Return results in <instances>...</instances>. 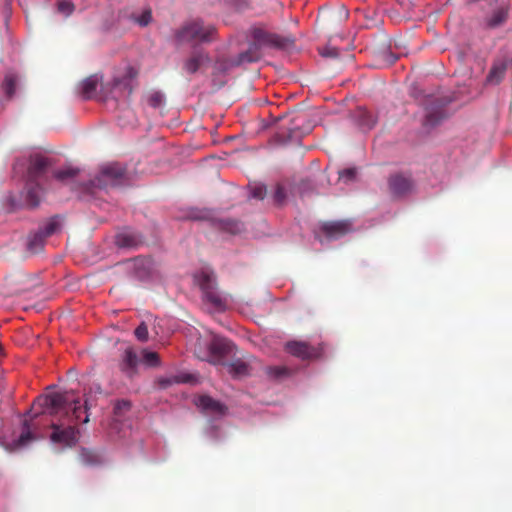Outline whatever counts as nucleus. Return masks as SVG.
<instances>
[{
  "mask_svg": "<svg viewBox=\"0 0 512 512\" xmlns=\"http://www.w3.org/2000/svg\"><path fill=\"white\" fill-rule=\"evenodd\" d=\"M52 163L49 158L42 155L30 157V164L27 170V181L30 183L39 182L46 174Z\"/></svg>",
  "mask_w": 512,
  "mask_h": 512,
  "instance_id": "nucleus-8",
  "label": "nucleus"
},
{
  "mask_svg": "<svg viewBox=\"0 0 512 512\" xmlns=\"http://www.w3.org/2000/svg\"><path fill=\"white\" fill-rule=\"evenodd\" d=\"M193 63H194V72L197 71V69L201 68V67H206V68H211L212 72L214 73V71L216 70H225V67H224V64L223 63H217L213 66H210V59L209 57L206 55V54H203V53H198L196 54L194 52V60H193Z\"/></svg>",
  "mask_w": 512,
  "mask_h": 512,
  "instance_id": "nucleus-22",
  "label": "nucleus"
},
{
  "mask_svg": "<svg viewBox=\"0 0 512 512\" xmlns=\"http://www.w3.org/2000/svg\"><path fill=\"white\" fill-rule=\"evenodd\" d=\"M139 356L132 346H127L121 356L120 369L127 376L132 377L137 370Z\"/></svg>",
  "mask_w": 512,
  "mask_h": 512,
  "instance_id": "nucleus-13",
  "label": "nucleus"
},
{
  "mask_svg": "<svg viewBox=\"0 0 512 512\" xmlns=\"http://www.w3.org/2000/svg\"><path fill=\"white\" fill-rule=\"evenodd\" d=\"M284 349L290 355L301 360H314L319 358L322 353L320 347H313L307 342L297 340L288 341Z\"/></svg>",
  "mask_w": 512,
  "mask_h": 512,
  "instance_id": "nucleus-7",
  "label": "nucleus"
},
{
  "mask_svg": "<svg viewBox=\"0 0 512 512\" xmlns=\"http://www.w3.org/2000/svg\"><path fill=\"white\" fill-rule=\"evenodd\" d=\"M126 169L119 163H108L101 167L99 174L87 183L81 185L84 193L95 194L97 189L120 187L128 184Z\"/></svg>",
  "mask_w": 512,
  "mask_h": 512,
  "instance_id": "nucleus-4",
  "label": "nucleus"
},
{
  "mask_svg": "<svg viewBox=\"0 0 512 512\" xmlns=\"http://www.w3.org/2000/svg\"><path fill=\"white\" fill-rule=\"evenodd\" d=\"M507 19V11L503 8H500L491 15L488 19V25L490 27H497L501 25Z\"/></svg>",
  "mask_w": 512,
  "mask_h": 512,
  "instance_id": "nucleus-29",
  "label": "nucleus"
},
{
  "mask_svg": "<svg viewBox=\"0 0 512 512\" xmlns=\"http://www.w3.org/2000/svg\"><path fill=\"white\" fill-rule=\"evenodd\" d=\"M444 118H446V113L442 106L430 107L426 111L423 124L426 127H434L438 125Z\"/></svg>",
  "mask_w": 512,
  "mask_h": 512,
  "instance_id": "nucleus-19",
  "label": "nucleus"
},
{
  "mask_svg": "<svg viewBox=\"0 0 512 512\" xmlns=\"http://www.w3.org/2000/svg\"><path fill=\"white\" fill-rule=\"evenodd\" d=\"M286 197V193L284 188L281 185H277L276 190L274 192V200L277 203H282Z\"/></svg>",
  "mask_w": 512,
  "mask_h": 512,
  "instance_id": "nucleus-39",
  "label": "nucleus"
},
{
  "mask_svg": "<svg viewBox=\"0 0 512 512\" xmlns=\"http://www.w3.org/2000/svg\"><path fill=\"white\" fill-rule=\"evenodd\" d=\"M17 84L16 76L9 74L6 75L2 83V90L8 99H11L15 93Z\"/></svg>",
  "mask_w": 512,
  "mask_h": 512,
  "instance_id": "nucleus-27",
  "label": "nucleus"
},
{
  "mask_svg": "<svg viewBox=\"0 0 512 512\" xmlns=\"http://www.w3.org/2000/svg\"><path fill=\"white\" fill-rule=\"evenodd\" d=\"M242 228V223L237 220H227L224 223V229L231 233H239Z\"/></svg>",
  "mask_w": 512,
  "mask_h": 512,
  "instance_id": "nucleus-36",
  "label": "nucleus"
},
{
  "mask_svg": "<svg viewBox=\"0 0 512 512\" xmlns=\"http://www.w3.org/2000/svg\"><path fill=\"white\" fill-rule=\"evenodd\" d=\"M56 228L57 224L55 222H49L43 229H39V231L45 234V237L47 238L55 232Z\"/></svg>",
  "mask_w": 512,
  "mask_h": 512,
  "instance_id": "nucleus-40",
  "label": "nucleus"
},
{
  "mask_svg": "<svg viewBox=\"0 0 512 512\" xmlns=\"http://www.w3.org/2000/svg\"><path fill=\"white\" fill-rule=\"evenodd\" d=\"M45 239H46L45 234L41 233L38 230L37 232H35L34 234H32L29 237L28 243H27L28 250L33 253L39 252L44 246Z\"/></svg>",
  "mask_w": 512,
  "mask_h": 512,
  "instance_id": "nucleus-23",
  "label": "nucleus"
},
{
  "mask_svg": "<svg viewBox=\"0 0 512 512\" xmlns=\"http://www.w3.org/2000/svg\"><path fill=\"white\" fill-rule=\"evenodd\" d=\"M147 103L153 108H161L165 103V97L161 92L155 91L148 95Z\"/></svg>",
  "mask_w": 512,
  "mask_h": 512,
  "instance_id": "nucleus-31",
  "label": "nucleus"
},
{
  "mask_svg": "<svg viewBox=\"0 0 512 512\" xmlns=\"http://www.w3.org/2000/svg\"><path fill=\"white\" fill-rule=\"evenodd\" d=\"M254 42L249 45L246 51L240 53L235 59L230 61L232 66H240L247 63L257 62L262 57V46L284 48L292 43L287 37H282L274 33H268L257 29L253 34Z\"/></svg>",
  "mask_w": 512,
  "mask_h": 512,
  "instance_id": "nucleus-2",
  "label": "nucleus"
},
{
  "mask_svg": "<svg viewBox=\"0 0 512 512\" xmlns=\"http://www.w3.org/2000/svg\"><path fill=\"white\" fill-rule=\"evenodd\" d=\"M136 338L141 341V342H145L148 340V327L147 325L142 322L136 329H135V332H134Z\"/></svg>",
  "mask_w": 512,
  "mask_h": 512,
  "instance_id": "nucleus-35",
  "label": "nucleus"
},
{
  "mask_svg": "<svg viewBox=\"0 0 512 512\" xmlns=\"http://www.w3.org/2000/svg\"><path fill=\"white\" fill-rule=\"evenodd\" d=\"M99 79L96 75H91L84 79L80 84V93L84 99H91L97 90Z\"/></svg>",
  "mask_w": 512,
  "mask_h": 512,
  "instance_id": "nucleus-21",
  "label": "nucleus"
},
{
  "mask_svg": "<svg viewBox=\"0 0 512 512\" xmlns=\"http://www.w3.org/2000/svg\"><path fill=\"white\" fill-rule=\"evenodd\" d=\"M115 243L120 248L132 249L143 243L142 237L130 229H124L117 233Z\"/></svg>",
  "mask_w": 512,
  "mask_h": 512,
  "instance_id": "nucleus-16",
  "label": "nucleus"
},
{
  "mask_svg": "<svg viewBox=\"0 0 512 512\" xmlns=\"http://www.w3.org/2000/svg\"><path fill=\"white\" fill-rule=\"evenodd\" d=\"M24 426H25V430L21 433V435L19 436V438L17 440V444L19 446H24L33 439V435L29 431L28 423L26 420L24 421Z\"/></svg>",
  "mask_w": 512,
  "mask_h": 512,
  "instance_id": "nucleus-34",
  "label": "nucleus"
},
{
  "mask_svg": "<svg viewBox=\"0 0 512 512\" xmlns=\"http://www.w3.org/2000/svg\"><path fill=\"white\" fill-rule=\"evenodd\" d=\"M175 40L177 44H183L185 42L192 41V28L189 25L184 26L178 30L175 34Z\"/></svg>",
  "mask_w": 512,
  "mask_h": 512,
  "instance_id": "nucleus-30",
  "label": "nucleus"
},
{
  "mask_svg": "<svg viewBox=\"0 0 512 512\" xmlns=\"http://www.w3.org/2000/svg\"><path fill=\"white\" fill-rule=\"evenodd\" d=\"M390 192L395 196H403L412 189V180L402 174L392 175L388 180Z\"/></svg>",
  "mask_w": 512,
  "mask_h": 512,
  "instance_id": "nucleus-14",
  "label": "nucleus"
},
{
  "mask_svg": "<svg viewBox=\"0 0 512 512\" xmlns=\"http://www.w3.org/2000/svg\"><path fill=\"white\" fill-rule=\"evenodd\" d=\"M356 173H357V171L355 168H347V169L342 170L339 173V176L341 179H345L347 181H352L356 177Z\"/></svg>",
  "mask_w": 512,
  "mask_h": 512,
  "instance_id": "nucleus-38",
  "label": "nucleus"
},
{
  "mask_svg": "<svg viewBox=\"0 0 512 512\" xmlns=\"http://www.w3.org/2000/svg\"><path fill=\"white\" fill-rule=\"evenodd\" d=\"M197 345L199 349L194 354L202 361H207L214 365H226V358L235 356L236 347L234 343L227 338L210 336L208 338H198Z\"/></svg>",
  "mask_w": 512,
  "mask_h": 512,
  "instance_id": "nucleus-3",
  "label": "nucleus"
},
{
  "mask_svg": "<svg viewBox=\"0 0 512 512\" xmlns=\"http://www.w3.org/2000/svg\"><path fill=\"white\" fill-rule=\"evenodd\" d=\"M3 354V347L2 345L0 344V356Z\"/></svg>",
  "mask_w": 512,
  "mask_h": 512,
  "instance_id": "nucleus-44",
  "label": "nucleus"
},
{
  "mask_svg": "<svg viewBox=\"0 0 512 512\" xmlns=\"http://www.w3.org/2000/svg\"><path fill=\"white\" fill-rule=\"evenodd\" d=\"M133 77V69L129 68L127 76L114 80L111 95L115 100L128 98L131 95L133 91L131 83Z\"/></svg>",
  "mask_w": 512,
  "mask_h": 512,
  "instance_id": "nucleus-11",
  "label": "nucleus"
},
{
  "mask_svg": "<svg viewBox=\"0 0 512 512\" xmlns=\"http://www.w3.org/2000/svg\"><path fill=\"white\" fill-rule=\"evenodd\" d=\"M360 126L365 130H370L376 124V118L374 115L364 109H360L357 114Z\"/></svg>",
  "mask_w": 512,
  "mask_h": 512,
  "instance_id": "nucleus-25",
  "label": "nucleus"
},
{
  "mask_svg": "<svg viewBox=\"0 0 512 512\" xmlns=\"http://www.w3.org/2000/svg\"><path fill=\"white\" fill-rule=\"evenodd\" d=\"M79 173V169L73 167H66L54 172V177L62 182H67L68 180L76 177Z\"/></svg>",
  "mask_w": 512,
  "mask_h": 512,
  "instance_id": "nucleus-28",
  "label": "nucleus"
},
{
  "mask_svg": "<svg viewBox=\"0 0 512 512\" xmlns=\"http://www.w3.org/2000/svg\"><path fill=\"white\" fill-rule=\"evenodd\" d=\"M141 361L148 367H158L161 364L159 354L143 349L141 351Z\"/></svg>",
  "mask_w": 512,
  "mask_h": 512,
  "instance_id": "nucleus-26",
  "label": "nucleus"
},
{
  "mask_svg": "<svg viewBox=\"0 0 512 512\" xmlns=\"http://www.w3.org/2000/svg\"><path fill=\"white\" fill-rule=\"evenodd\" d=\"M202 291V300L209 310L221 311L225 308L226 299L215 287V275L209 268H204L199 275H194Z\"/></svg>",
  "mask_w": 512,
  "mask_h": 512,
  "instance_id": "nucleus-5",
  "label": "nucleus"
},
{
  "mask_svg": "<svg viewBox=\"0 0 512 512\" xmlns=\"http://www.w3.org/2000/svg\"><path fill=\"white\" fill-rule=\"evenodd\" d=\"M266 371L267 374L277 379L289 375V369L284 366H271Z\"/></svg>",
  "mask_w": 512,
  "mask_h": 512,
  "instance_id": "nucleus-33",
  "label": "nucleus"
},
{
  "mask_svg": "<svg viewBox=\"0 0 512 512\" xmlns=\"http://www.w3.org/2000/svg\"><path fill=\"white\" fill-rule=\"evenodd\" d=\"M507 67V60H495L487 74L485 85L495 86L500 84L506 75Z\"/></svg>",
  "mask_w": 512,
  "mask_h": 512,
  "instance_id": "nucleus-15",
  "label": "nucleus"
},
{
  "mask_svg": "<svg viewBox=\"0 0 512 512\" xmlns=\"http://www.w3.org/2000/svg\"><path fill=\"white\" fill-rule=\"evenodd\" d=\"M119 17L130 20L142 28L147 27L153 21L152 9L149 6H146L139 11H130L129 9H124L120 12Z\"/></svg>",
  "mask_w": 512,
  "mask_h": 512,
  "instance_id": "nucleus-10",
  "label": "nucleus"
},
{
  "mask_svg": "<svg viewBox=\"0 0 512 512\" xmlns=\"http://www.w3.org/2000/svg\"><path fill=\"white\" fill-rule=\"evenodd\" d=\"M186 66H187L188 69H190V67L192 66V60L191 59L187 60Z\"/></svg>",
  "mask_w": 512,
  "mask_h": 512,
  "instance_id": "nucleus-43",
  "label": "nucleus"
},
{
  "mask_svg": "<svg viewBox=\"0 0 512 512\" xmlns=\"http://www.w3.org/2000/svg\"><path fill=\"white\" fill-rule=\"evenodd\" d=\"M79 459L81 463L86 466H94L101 463L100 456L96 452L86 448H83L81 450L79 454Z\"/></svg>",
  "mask_w": 512,
  "mask_h": 512,
  "instance_id": "nucleus-24",
  "label": "nucleus"
},
{
  "mask_svg": "<svg viewBox=\"0 0 512 512\" xmlns=\"http://www.w3.org/2000/svg\"><path fill=\"white\" fill-rule=\"evenodd\" d=\"M250 194L253 198L262 200L266 195V187L264 185H254L251 187Z\"/></svg>",
  "mask_w": 512,
  "mask_h": 512,
  "instance_id": "nucleus-37",
  "label": "nucleus"
},
{
  "mask_svg": "<svg viewBox=\"0 0 512 512\" xmlns=\"http://www.w3.org/2000/svg\"><path fill=\"white\" fill-rule=\"evenodd\" d=\"M321 54L326 57H338L339 51L336 48H325Z\"/></svg>",
  "mask_w": 512,
  "mask_h": 512,
  "instance_id": "nucleus-42",
  "label": "nucleus"
},
{
  "mask_svg": "<svg viewBox=\"0 0 512 512\" xmlns=\"http://www.w3.org/2000/svg\"><path fill=\"white\" fill-rule=\"evenodd\" d=\"M57 10L59 13L67 17L74 12L75 6L70 0H58Z\"/></svg>",
  "mask_w": 512,
  "mask_h": 512,
  "instance_id": "nucleus-32",
  "label": "nucleus"
},
{
  "mask_svg": "<svg viewBox=\"0 0 512 512\" xmlns=\"http://www.w3.org/2000/svg\"><path fill=\"white\" fill-rule=\"evenodd\" d=\"M217 37V30L212 23L201 18L194 19V44L210 43Z\"/></svg>",
  "mask_w": 512,
  "mask_h": 512,
  "instance_id": "nucleus-9",
  "label": "nucleus"
},
{
  "mask_svg": "<svg viewBox=\"0 0 512 512\" xmlns=\"http://www.w3.org/2000/svg\"><path fill=\"white\" fill-rule=\"evenodd\" d=\"M26 203L30 207H37L41 201V196L43 194V189L40 185V182L30 183L26 182Z\"/></svg>",
  "mask_w": 512,
  "mask_h": 512,
  "instance_id": "nucleus-18",
  "label": "nucleus"
},
{
  "mask_svg": "<svg viewBox=\"0 0 512 512\" xmlns=\"http://www.w3.org/2000/svg\"><path fill=\"white\" fill-rule=\"evenodd\" d=\"M192 380V375L189 373L172 375L167 377H160L157 379L159 388L166 389L174 384L189 383Z\"/></svg>",
  "mask_w": 512,
  "mask_h": 512,
  "instance_id": "nucleus-20",
  "label": "nucleus"
},
{
  "mask_svg": "<svg viewBox=\"0 0 512 512\" xmlns=\"http://www.w3.org/2000/svg\"><path fill=\"white\" fill-rule=\"evenodd\" d=\"M351 231L352 223L350 220L325 221L319 224L315 235L320 241H322L321 236H324L327 240H337Z\"/></svg>",
  "mask_w": 512,
  "mask_h": 512,
  "instance_id": "nucleus-6",
  "label": "nucleus"
},
{
  "mask_svg": "<svg viewBox=\"0 0 512 512\" xmlns=\"http://www.w3.org/2000/svg\"><path fill=\"white\" fill-rule=\"evenodd\" d=\"M201 411L208 416H222L226 412V407L219 401L213 399L208 395H201L197 402H194Z\"/></svg>",
  "mask_w": 512,
  "mask_h": 512,
  "instance_id": "nucleus-12",
  "label": "nucleus"
},
{
  "mask_svg": "<svg viewBox=\"0 0 512 512\" xmlns=\"http://www.w3.org/2000/svg\"><path fill=\"white\" fill-rule=\"evenodd\" d=\"M224 366L227 368V372L233 378H242L248 376L251 370L250 363L240 358L231 362H227Z\"/></svg>",
  "mask_w": 512,
  "mask_h": 512,
  "instance_id": "nucleus-17",
  "label": "nucleus"
},
{
  "mask_svg": "<svg viewBox=\"0 0 512 512\" xmlns=\"http://www.w3.org/2000/svg\"><path fill=\"white\" fill-rule=\"evenodd\" d=\"M130 408V403L125 400L118 401L115 405V413L118 414L121 410H128Z\"/></svg>",
  "mask_w": 512,
  "mask_h": 512,
  "instance_id": "nucleus-41",
  "label": "nucleus"
},
{
  "mask_svg": "<svg viewBox=\"0 0 512 512\" xmlns=\"http://www.w3.org/2000/svg\"><path fill=\"white\" fill-rule=\"evenodd\" d=\"M91 398L86 397L84 404L80 400H73L70 392H54L38 396L31 408L32 417L42 414L57 415L63 414L58 422H53V429L50 439L53 443L66 447L74 446L78 441L79 430L77 423L80 421V415L85 414L82 423L89 422L88 410L93 406Z\"/></svg>",
  "mask_w": 512,
  "mask_h": 512,
  "instance_id": "nucleus-1",
  "label": "nucleus"
}]
</instances>
